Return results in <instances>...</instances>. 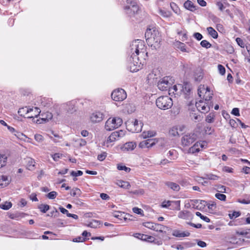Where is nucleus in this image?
Returning a JSON list of instances; mask_svg holds the SVG:
<instances>
[{
	"mask_svg": "<svg viewBox=\"0 0 250 250\" xmlns=\"http://www.w3.org/2000/svg\"><path fill=\"white\" fill-rule=\"evenodd\" d=\"M34 138L37 142L39 143H41L43 141V137L41 134H35L34 136Z\"/></svg>",
	"mask_w": 250,
	"mask_h": 250,
	"instance_id": "57",
	"label": "nucleus"
},
{
	"mask_svg": "<svg viewBox=\"0 0 250 250\" xmlns=\"http://www.w3.org/2000/svg\"><path fill=\"white\" fill-rule=\"evenodd\" d=\"M236 42L237 43V44L242 48H244L245 46V43L240 38H237L236 39Z\"/></svg>",
	"mask_w": 250,
	"mask_h": 250,
	"instance_id": "62",
	"label": "nucleus"
},
{
	"mask_svg": "<svg viewBox=\"0 0 250 250\" xmlns=\"http://www.w3.org/2000/svg\"><path fill=\"white\" fill-rule=\"evenodd\" d=\"M218 69L220 74L223 75L225 74L226 69L221 64L218 65Z\"/></svg>",
	"mask_w": 250,
	"mask_h": 250,
	"instance_id": "58",
	"label": "nucleus"
},
{
	"mask_svg": "<svg viewBox=\"0 0 250 250\" xmlns=\"http://www.w3.org/2000/svg\"><path fill=\"white\" fill-rule=\"evenodd\" d=\"M135 120L134 121H128L126 124L127 129L130 131V127L134 128L135 127Z\"/></svg>",
	"mask_w": 250,
	"mask_h": 250,
	"instance_id": "56",
	"label": "nucleus"
},
{
	"mask_svg": "<svg viewBox=\"0 0 250 250\" xmlns=\"http://www.w3.org/2000/svg\"><path fill=\"white\" fill-rule=\"evenodd\" d=\"M34 109H35L34 113L31 116L28 117V118H33L34 117H38V116L39 115L40 113H41V110H40V109L39 108L37 107H35Z\"/></svg>",
	"mask_w": 250,
	"mask_h": 250,
	"instance_id": "50",
	"label": "nucleus"
},
{
	"mask_svg": "<svg viewBox=\"0 0 250 250\" xmlns=\"http://www.w3.org/2000/svg\"><path fill=\"white\" fill-rule=\"evenodd\" d=\"M178 48L181 50V51L184 52H189L186 49V45L181 42H179Z\"/></svg>",
	"mask_w": 250,
	"mask_h": 250,
	"instance_id": "42",
	"label": "nucleus"
},
{
	"mask_svg": "<svg viewBox=\"0 0 250 250\" xmlns=\"http://www.w3.org/2000/svg\"><path fill=\"white\" fill-rule=\"evenodd\" d=\"M12 206V204L10 202H5L3 204H0V208L4 210H8Z\"/></svg>",
	"mask_w": 250,
	"mask_h": 250,
	"instance_id": "34",
	"label": "nucleus"
},
{
	"mask_svg": "<svg viewBox=\"0 0 250 250\" xmlns=\"http://www.w3.org/2000/svg\"><path fill=\"white\" fill-rule=\"evenodd\" d=\"M57 195V193L56 191H51L48 193L46 196L50 199H55Z\"/></svg>",
	"mask_w": 250,
	"mask_h": 250,
	"instance_id": "52",
	"label": "nucleus"
},
{
	"mask_svg": "<svg viewBox=\"0 0 250 250\" xmlns=\"http://www.w3.org/2000/svg\"><path fill=\"white\" fill-rule=\"evenodd\" d=\"M165 185L169 188L172 189L174 191H178L180 190V186L179 185L176 183L172 182H166L165 183Z\"/></svg>",
	"mask_w": 250,
	"mask_h": 250,
	"instance_id": "22",
	"label": "nucleus"
},
{
	"mask_svg": "<svg viewBox=\"0 0 250 250\" xmlns=\"http://www.w3.org/2000/svg\"><path fill=\"white\" fill-rule=\"evenodd\" d=\"M201 45L207 49L211 47V44L207 40H203L200 42Z\"/></svg>",
	"mask_w": 250,
	"mask_h": 250,
	"instance_id": "40",
	"label": "nucleus"
},
{
	"mask_svg": "<svg viewBox=\"0 0 250 250\" xmlns=\"http://www.w3.org/2000/svg\"><path fill=\"white\" fill-rule=\"evenodd\" d=\"M159 139H150L146 140H144L140 143L139 146L140 147L149 148L154 146L158 142Z\"/></svg>",
	"mask_w": 250,
	"mask_h": 250,
	"instance_id": "12",
	"label": "nucleus"
},
{
	"mask_svg": "<svg viewBox=\"0 0 250 250\" xmlns=\"http://www.w3.org/2000/svg\"><path fill=\"white\" fill-rule=\"evenodd\" d=\"M178 86L179 90L182 91L185 98L187 99L190 98L192 94L191 84L188 82H186L184 83L183 85L178 84Z\"/></svg>",
	"mask_w": 250,
	"mask_h": 250,
	"instance_id": "10",
	"label": "nucleus"
},
{
	"mask_svg": "<svg viewBox=\"0 0 250 250\" xmlns=\"http://www.w3.org/2000/svg\"><path fill=\"white\" fill-rule=\"evenodd\" d=\"M173 201H168L167 202L164 201L162 203V207L163 208H168L171 205V203H173Z\"/></svg>",
	"mask_w": 250,
	"mask_h": 250,
	"instance_id": "64",
	"label": "nucleus"
},
{
	"mask_svg": "<svg viewBox=\"0 0 250 250\" xmlns=\"http://www.w3.org/2000/svg\"><path fill=\"white\" fill-rule=\"evenodd\" d=\"M197 139V135L195 133H189L184 135L182 139L181 143L183 146H186L190 145Z\"/></svg>",
	"mask_w": 250,
	"mask_h": 250,
	"instance_id": "9",
	"label": "nucleus"
},
{
	"mask_svg": "<svg viewBox=\"0 0 250 250\" xmlns=\"http://www.w3.org/2000/svg\"><path fill=\"white\" fill-rule=\"evenodd\" d=\"M206 121L208 123H212L214 121V115L213 113H210L206 117Z\"/></svg>",
	"mask_w": 250,
	"mask_h": 250,
	"instance_id": "37",
	"label": "nucleus"
},
{
	"mask_svg": "<svg viewBox=\"0 0 250 250\" xmlns=\"http://www.w3.org/2000/svg\"><path fill=\"white\" fill-rule=\"evenodd\" d=\"M199 146L202 148L203 147L204 145H203L202 143L197 142L189 148V152L192 153L198 152L200 151Z\"/></svg>",
	"mask_w": 250,
	"mask_h": 250,
	"instance_id": "21",
	"label": "nucleus"
},
{
	"mask_svg": "<svg viewBox=\"0 0 250 250\" xmlns=\"http://www.w3.org/2000/svg\"><path fill=\"white\" fill-rule=\"evenodd\" d=\"M203 75L201 69H197L194 74V79L196 82H200L203 79Z\"/></svg>",
	"mask_w": 250,
	"mask_h": 250,
	"instance_id": "25",
	"label": "nucleus"
},
{
	"mask_svg": "<svg viewBox=\"0 0 250 250\" xmlns=\"http://www.w3.org/2000/svg\"><path fill=\"white\" fill-rule=\"evenodd\" d=\"M117 168L119 170H125L126 172H129L131 170L130 168L121 165H118L117 166Z\"/></svg>",
	"mask_w": 250,
	"mask_h": 250,
	"instance_id": "46",
	"label": "nucleus"
},
{
	"mask_svg": "<svg viewBox=\"0 0 250 250\" xmlns=\"http://www.w3.org/2000/svg\"><path fill=\"white\" fill-rule=\"evenodd\" d=\"M133 235L135 237H136L139 239H141V240H144V241H145V240H146V238L147 237V235H146V234L139 233H135V234H134Z\"/></svg>",
	"mask_w": 250,
	"mask_h": 250,
	"instance_id": "43",
	"label": "nucleus"
},
{
	"mask_svg": "<svg viewBox=\"0 0 250 250\" xmlns=\"http://www.w3.org/2000/svg\"><path fill=\"white\" fill-rule=\"evenodd\" d=\"M184 6L185 8L191 11L192 12H193L195 11L197 9V6L195 5L193 2L189 0H187L184 4Z\"/></svg>",
	"mask_w": 250,
	"mask_h": 250,
	"instance_id": "18",
	"label": "nucleus"
},
{
	"mask_svg": "<svg viewBox=\"0 0 250 250\" xmlns=\"http://www.w3.org/2000/svg\"><path fill=\"white\" fill-rule=\"evenodd\" d=\"M126 93L123 89H117L111 93L112 99L115 101H122L126 98Z\"/></svg>",
	"mask_w": 250,
	"mask_h": 250,
	"instance_id": "7",
	"label": "nucleus"
},
{
	"mask_svg": "<svg viewBox=\"0 0 250 250\" xmlns=\"http://www.w3.org/2000/svg\"><path fill=\"white\" fill-rule=\"evenodd\" d=\"M195 214L197 216L199 217L201 219L205 221V222L208 223L210 222V219L209 218L203 215L200 212L197 211L195 213Z\"/></svg>",
	"mask_w": 250,
	"mask_h": 250,
	"instance_id": "44",
	"label": "nucleus"
},
{
	"mask_svg": "<svg viewBox=\"0 0 250 250\" xmlns=\"http://www.w3.org/2000/svg\"><path fill=\"white\" fill-rule=\"evenodd\" d=\"M178 88H179L178 85H174V86H173L171 87L170 86L168 91H169V92H172L174 94H178Z\"/></svg>",
	"mask_w": 250,
	"mask_h": 250,
	"instance_id": "47",
	"label": "nucleus"
},
{
	"mask_svg": "<svg viewBox=\"0 0 250 250\" xmlns=\"http://www.w3.org/2000/svg\"><path fill=\"white\" fill-rule=\"evenodd\" d=\"M10 182L8 177L6 175H1L0 176V188H3L7 186Z\"/></svg>",
	"mask_w": 250,
	"mask_h": 250,
	"instance_id": "16",
	"label": "nucleus"
},
{
	"mask_svg": "<svg viewBox=\"0 0 250 250\" xmlns=\"http://www.w3.org/2000/svg\"><path fill=\"white\" fill-rule=\"evenodd\" d=\"M33 111V108H27L26 107H22L19 109L18 113L21 116H23L24 113H28L30 112Z\"/></svg>",
	"mask_w": 250,
	"mask_h": 250,
	"instance_id": "31",
	"label": "nucleus"
},
{
	"mask_svg": "<svg viewBox=\"0 0 250 250\" xmlns=\"http://www.w3.org/2000/svg\"><path fill=\"white\" fill-rule=\"evenodd\" d=\"M135 127H130V131L132 132H139L142 130L143 127V124L141 122L139 123V121L137 120H135Z\"/></svg>",
	"mask_w": 250,
	"mask_h": 250,
	"instance_id": "17",
	"label": "nucleus"
},
{
	"mask_svg": "<svg viewBox=\"0 0 250 250\" xmlns=\"http://www.w3.org/2000/svg\"><path fill=\"white\" fill-rule=\"evenodd\" d=\"M156 134V133L152 131H144L143 132L142 134V136L143 138H147L149 137H152L153 136H154Z\"/></svg>",
	"mask_w": 250,
	"mask_h": 250,
	"instance_id": "32",
	"label": "nucleus"
},
{
	"mask_svg": "<svg viewBox=\"0 0 250 250\" xmlns=\"http://www.w3.org/2000/svg\"><path fill=\"white\" fill-rule=\"evenodd\" d=\"M178 216L183 219H188L192 216V214L188 210L181 211L179 212Z\"/></svg>",
	"mask_w": 250,
	"mask_h": 250,
	"instance_id": "20",
	"label": "nucleus"
},
{
	"mask_svg": "<svg viewBox=\"0 0 250 250\" xmlns=\"http://www.w3.org/2000/svg\"><path fill=\"white\" fill-rule=\"evenodd\" d=\"M135 120L134 121H128L126 124L127 129L130 131V127L134 128L135 127Z\"/></svg>",
	"mask_w": 250,
	"mask_h": 250,
	"instance_id": "55",
	"label": "nucleus"
},
{
	"mask_svg": "<svg viewBox=\"0 0 250 250\" xmlns=\"http://www.w3.org/2000/svg\"><path fill=\"white\" fill-rule=\"evenodd\" d=\"M190 116L191 118V119L194 120L195 121H199L201 120V116L200 115H197L196 113H191L190 115Z\"/></svg>",
	"mask_w": 250,
	"mask_h": 250,
	"instance_id": "51",
	"label": "nucleus"
},
{
	"mask_svg": "<svg viewBox=\"0 0 250 250\" xmlns=\"http://www.w3.org/2000/svg\"><path fill=\"white\" fill-rule=\"evenodd\" d=\"M129 49L131 55L129 60L128 68L131 72H137L141 69L143 65V63L140 60L139 56H142L145 53L144 41L141 40L133 41Z\"/></svg>",
	"mask_w": 250,
	"mask_h": 250,
	"instance_id": "1",
	"label": "nucleus"
},
{
	"mask_svg": "<svg viewBox=\"0 0 250 250\" xmlns=\"http://www.w3.org/2000/svg\"><path fill=\"white\" fill-rule=\"evenodd\" d=\"M202 178L203 179H207V180L216 181V180H218L219 177L216 175H214L211 173H208V174H205L204 175V176L202 177Z\"/></svg>",
	"mask_w": 250,
	"mask_h": 250,
	"instance_id": "28",
	"label": "nucleus"
},
{
	"mask_svg": "<svg viewBox=\"0 0 250 250\" xmlns=\"http://www.w3.org/2000/svg\"><path fill=\"white\" fill-rule=\"evenodd\" d=\"M83 172L81 170H78L77 171H72L70 173L71 175L75 177L81 176L83 175Z\"/></svg>",
	"mask_w": 250,
	"mask_h": 250,
	"instance_id": "61",
	"label": "nucleus"
},
{
	"mask_svg": "<svg viewBox=\"0 0 250 250\" xmlns=\"http://www.w3.org/2000/svg\"><path fill=\"white\" fill-rule=\"evenodd\" d=\"M7 157L5 154H0V168L6 165Z\"/></svg>",
	"mask_w": 250,
	"mask_h": 250,
	"instance_id": "30",
	"label": "nucleus"
},
{
	"mask_svg": "<svg viewBox=\"0 0 250 250\" xmlns=\"http://www.w3.org/2000/svg\"><path fill=\"white\" fill-rule=\"evenodd\" d=\"M207 30L209 35L211 36L213 39H217L218 35L217 32L212 27H208L207 28Z\"/></svg>",
	"mask_w": 250,
	"mask_h": 250,
	"instance_id": "26",
	"label": "nucleus"
},
{
	"mask_svg": "<svg viewBox=\"0 0 250 250\" xmlns=\"http://www.w3.org/2000/svg\"><path fill=\"white\" fill-rule=\"evenodd\" d=\"M155 223L152 222H145L143 223V226L147 228L154 230V226Z\"/></svg>",
	"mask_w": 250,
	"mask_h": 250,
	"instance_id": "41",
	"label": "nucleus"
},
{
	"mask_svg": "<svg viewBox=\"0 0 250 250\" xmlns=\"http://www.w3.org/2000/svg\"><path fill=\"white\" fill-rule=\"evenodd\" d=\"M170 78L169 77H165L161 79L158 83L157 86L162 91L169 90L170 86L172 85L171 82L169 81Z\"/></svg>",
	"mask_w": 250,
	"mask_h": 250,
	"instance_id": "8",
	"label": "nucleus"
},
{
	"mask_svg": "<svg viewBox=\"0 0 250 250\" xmlns=\"http://www.w3.org/2000/svg\"><path fill=\"white\" fill-rule=\"evenodd\" d=\"M42 120L46 122L51 120L52 118L53 115L51 112H47L44 114H42Z\"/></svg>",
	"mask_w": 250,
	"mask_h": 250,
	"instance_id": "29",
	"label": "nucleus"
},
{
	"mask_svg": "<svg viewBox=\"0 0 250 250\" xmlns=\"http://www.w3.org/2000/svg\"><path fill=\"white\" fill-rule=\"evenodd\" d=\"M191 202L195 203H199L198 206L196 207V209L201 210L203 209L207 205V203L205 200L195 199L191 200Z\"/></svg>",
	"mask_w": 250,
	"mask_h": 250,
	"instance_id": "19",
	"label": "nucleus"
},
{
	"mask_svg": "<svg viewBox=\"0 0 250 250\" xmlns=\"http://www.w3.org/2000/svg\"><path fill=\"white\" fill-rule=\"evenodd\" d=\"M104 115L101 112H95L90 116V120L92 123H96L101 122L104 119Z\"/></svg>",
	"mask_w": 250,
	"mask_h": 250,
	"instance_id": "13",
	"label": "nucleus"
},
{
	"mask_svg": "<svg viewBox=\"0 0 250 250\" xmlns=\"http://www.w3.org/2000/svg\"><path fill=\"white\" fill-rule=\"evenodd\" d=\"M215 196L216 198L221 201H225L226 200V196L225 194L222 193H216Z\"/></svg>",
	"mask_w": 250,
	"mask_h": 250,
	"instance_id": "48",
	"label": "nucleus"
},
{
	"mask_svg": "<svg viewBox=\"0 0 250 250\" xmlns=\"http://www.w3.org/2000/svg\"><path fill=\"white\" fill-rule=\"evenodd\" d=\"M198 94L202 100H205L207 102H211L212 94L208 87H207L206 89L203 87H199L198 89Z\"/></svg>",
	"mask_w": 250,
	"mask_h": 250,
	"instance_id": "6",
	"label": "nucleus"
},
{
	"mask_svg": "<svg viewBox=\"0 0 250 250\" xmlns=\"http://www.w3.org/2000/svg\"><path fill=\"white\" fill-rule=\"evenodd\" d=\"M136 145L135 143L131 142L125 143L124 146L123 147V149L124 150H126L127 151L132 150L136 147Z\"/></svg>",
	"mask_w": 250,
	"mask_h": 250,
	"instance_id": "24",
	"label": "nucleus"
},
{
	"mask_svg": "<svg viewBox=\"0 0 250 250\" xmlns=\"http://www.w3.org/2000/svg\"><path fill=\"white\" fill-rule=\"evenodd\" d=\"M207 104V101L205 100H202L201 99L199 101L196 102V106L197 108V105H200L202 106L203 105H206Z\"/></svg>",
	"mask_w": 250,
	"mask_h": 250,
	"instance_id": "54",
	"label": "nucleus"
},
{
	"mask_svg": "<svg viewBox=\"0 0 250 250\" xmlns=\"http://www.w3.org/2000/svg\"><path fill=\"white\" fill-rule=\"evenodd\" d=\"M117 185L119 186L120 187L128 189L130 187V185L129 182L127 181H124L122 180H119L116 183Z\"/></svg>",
	"mask_w": 250,
	"mask_h": 250,
	"instance_id": "27",
	"label": "nucleus"
},
{
	"mask_svg": "<svg viewBox=\"0 0 250 250\" xmlns=\"http://www.w3.org/2000/svg\"><path fill=\"white\" fill-rule=\"evenodd\" d=\"M166 229V227L160 224H156L154 226V230L156 231H158L160 232H163L164 231L165 229Z\"/></svg>",
	"mask_w": 250,
	"mask_h": 250,
	"instance_id": "33",
	"label": "nucleus"
},
{
	"mask_svg": "<svg viewBox=\"0 0 250 250\" xmlns=\"http://www.w3.org/2000/svg\"><path fill=\"white\" fill-rule=\"evenodd\" d=\"M35 163V162L34 160H33L32 159H30L28 161V164H27V166L28 169H29L30 170H33L34 168Z\"/></svg>",
	"mask_w": 250,
	"mask_h": 250,
	"instance_id": "39",
	"label": "nucleus"
},
{
	"mask_svg": "<svg viewBox=\"0 0 250 250\" xmlns=\"http://www.w3.org/2000/svg\"><path fill=\"white\" fill-rule=\"evenodd\" d=\"M216 188V190L220 193H226V188L224 186L221 185H217L215 186Z\"/></svg>",
	"mask_w": 250,
	"mask_h": 250,
	"instance_id": "38",
	"label": "nucleus"
},
{
	"mask_svg": "<svg viewBox=\"0 0 250 250\" xmlns=\"http://www.w3.org/2000/svg\"><path fill=\"white\" fill-rule=\"evenodd\" d=\"M216 203L214 202H211V203H207V206L208 209L214 210L216 208Z\"/></svg>",
	"mask_w": 250,
	"mask_h": 250,
	"instance_id": "63",
	"label": "nucleus"
},
{
	"mask_svg": "<svg viewBox=\"0 0 250 250\" xmlns=\"http://www.w3.org/2000/svg\"><path fill=\"white\" fill-rule=\"evenodd\" d=\"M38 208L42 212L45 213L49 209L50 206L48 205L41 204L39 206Z\"/></svg>",
	"mask_w": 250,
	"mask_h": 250,
	"instance_id": "36",
	"label": "nucleus"
},
{
	"mask_svg": "<svg viewBox=\"0 0 250 250\" xmlns=\"http://www.w3.org/2000/svg\"><path fill=\"white\" fill-rule=\"evenodd\" d=\"M126 2L127 5L124 7V9L125 10L126 14L129 16H131L137 13L139 10V7L135 0H127Z\"/></svg>",
	"mask_w": 250,
	"mask_h": 250,
	"instance_id": "5",
	"label": "nucleus"
},
{
	"mask_svg": "<svg viewBox=\"0 0 250 250\" xmlns=\"http://www.w3.org/2000/svg\"><path fill=\"white\" fill-rule=\"evenodd\" d=\"M240 215L239 211H233L232 213L229 214V217L231 219L238 217Z\"/></svg>",
	"mask_w": 250,
	"mask_h": 250,
	"instance_id": "53",
	"label": "nucleus"
},
{
	"mask_svg": "<svg viewBox=\"0 0 250 250\" xmlns=\"http://www.w3.org/2000/svg\"><path fill=\"white\" fill-rule=\"evenodd\" d=\"M145 37L147 44L151 46L152 49H157L160 47L161 38L159 32L156 29L154 28H147Z\"/></svg>",
	"mask_w": 250,
	"mask_h": 250,
	"instance_id": "2",
	"label": "nucleus"
},
{
	"mask_svg": "<svg viewBox=\"0 0 250 250\" xmlns=\"http://www.w3.org/2000/svg\"><path fill=\"white\" fill-rule=\"evenodd\" d=\"M81 191L80 190V189L78 188H74L72 189L70 192V194L71 196L73 197H79L81 195Z\"/></svg>",
	"mask_w": 250,
	"mask_h": 250,
	"instance_id": "35",
	"label": "nucleus"
},
{
	"mask_svg": "<svg viewBox=\"0 0 250 250\" xmlns=\"http://www.w3.org/2000/svg\"><path fill=\"white\" fill-rule=\"evenodd\" d=\"M213 103L212 102H208L206 105H197V109L199 111L203 113H206L208 112L210 108V107H212Z\"/></svg>",
	"mask_w": 250,
	"mask_h": 250,
	"instance_id": "14",
	"label": "nucleus"
},
{
	"mask_svg": "<svg viewBox=\"0 0 250 250\" xmlns=\"http://www.w3.org/2000/svg\"><path fill=\"white\" fill-rule=\"evenodd\" d=\"M123 123V120L121 118H109L105 124V129L107 131L113 130L119 126Z\"/></svg>",
	"mask_w": 250,
	"mask_h": 250,
	"instance_id": "4",
	"label": "nucleus"
},
{
	"mask_svg": "<svg viewBox=\"0 0 250 250\" xmlns=\"http://www.w3.org/2000/svg\"><path fill=\"white\" fill-rule=\"evenodd\" d=\"M75 142H77L78 143V144L79 145V146L81 147L85 146L87 143V142L85 139H82V138L78 139L77 140H76L75 141Z\"/></svg>",
	"mask_w": 250,
	"mask_h": 250,
	"instance_id": "45",
	"label": "nucleus"
},
{
	"mask_svg": "<svg viewBox=\"0 0 250 250\" xmlns=\"http://www.w3.org/2000/svg\"><path fill=\"white\" fill-rule=\"evenodd\" d=\"M62 154L59 153H56L52 155V158L55 161H58L62 157Z\"/></svg>",
	"mask_w": 250,
	"mask_h": 250,
	"instance_id": "59",
	"label": "nucleus"
},
{
	"mask_svg": "<svg viewBox=\"0 0 250 250\" xmlns=\"http://www.w3.org/2000/svg\"><path fill=\"white\" fill-rule=\"evenodd\" d=\"M125 135V132L122 130L114 131L108 137L107 140L105 142V144L108 145L110 143L114 142L118 140L119 138L122 137ZM107 146H108V145H107Z\"/></svg>",
	"mask_w": 250,
	"mask_h": 250,
	"instance_id": "11",
	"label": "nucleus"
},
{
	"mask_svg": "<svg viewBox=\"0 0 250 250\" xmlns=\"http://www.w3.org/2000/svg\"><path fill=\"white\" fill-rule=\"evenodd\" d=\"M112 215L114 217L121 220L123 219H126V218L125 216V212L122 211H114L112 212Z\"/></svg>",
	"mask_w": 250,
	"mask_h": 250,
	"instance_id": "23",
	"label": "nucleus"
},
{
	"mask_svg": "<svg viewBox=\"0 0 250 250\" xmlns=\"http://www.w3.org/2000/svg\"><path fill=\"white\" fill-rule=\"evenodd\" d=\"M157 106L162 110H167L170 108L173 105V101L168 96H161L156 100Z\"/></svg>",
	"mask_w": 250,
	"mask_h": 250,
	"instance_id": "3",
	"label": "nucleus"
},
{
	"mask_svg": "<svg viewBox=\"0 0 250 250\" xmlns=\"http://www.w3.org/2000/svg\"><path fill=\"white\" fill-rule=\"evenodd\" d=\"M107 154L106 152H104L101 154H99L98 155L97 159L98 160L100 161H102L104 160L106 157Z\"/></svg>",
	"mask_w": 250,
	"mask_h": 250,
	"instance_id": "60",
	"label": "nucleus"
},
{
	"mask_svg": "<svg viewBox=\"0 0 250 250\" xmlns=\"http://www.w3.org/2000/svg\"><path fill=\"white\" fill-rule=\"evenodd\" d=\"M132 210L135 213L140 214L142 216L144 215V211L141 208H139L137 207H134L132 208Z\"/></svg>",
	"mask_w": 250,
	"mask_h": 250,
	"instance_id": "49",
	"label": "nucleus"
},
{
	"mask_svg": "<svg viewBox=\"0 0 250 250\" xmlns=\"http://www.w3.org/2000/svg\"><path fill=\"white\" fill-rule=\"evenodd\" d=\"M172 235L177 237H185L190 235L188 231H181L179 230L174 229L172 231Z\"/></svg>",
	"mask_w": 250,
	"mask_h": 250,
	"instance_id": "15",
	"label": "nucleus"
}]
</instances>
